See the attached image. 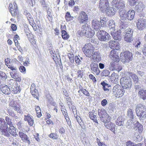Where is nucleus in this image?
Listing matches in <instances>:
<instances>
[{
  "mask_svg": "<svg viewBox=\"0 0 146 146\" xmlns=\"http://www.w3.org/2000/svg\"><path fill=\"white\" fill-rule=\"evenodd\" d=\"M110 55L111 57L112 61L110 64V68L113 70H115L116 66L118 65L119 58L117 52L114 50H112L111 51Z\"/></svg>",
  "mask_w": 146,
  "mask_h": 146,
  "instance_id": "1",
  "label": "nucleus"
},
{
  "mask_svg": "<svg viewBox=\"0 0 146 146\" xmlns=\"http://www.w3.org/2000/svg\"><path fill=\"white\" fill-rule=\"evenodd\" d=\"M95 47L93 45L90 43H86L82 48L83 52L86 56L89 58L91 57L95 50Z\"/></svg>",
  "mask_w": 146,
  "mask_h": 146,
  "instance_id": "2",
  "label": "nucleus"
},
{
  "mask_svg": "<svg viewBox=\"0 0 146 146\" xmlns=\"http://www.w3.org/2000/svg\"><path fill=\"white\" fill-rule=\"evenodd\" d=\"M136 114L139 118L144 119L146 117V107L143 104H137L135 108Z\"/></svg>",
  "mask_w": 146,
  "mask_h": 146,
  "instance_id": "3",
  "label": "nucleus"
},
{
  "mask_svg": "<svg viewBox=\"0 0 146 146\" xmlns=\"http://www.w3.org/2000/svg\"><path fill=\"white\" fill-rule=\"evenodd\" d=\"M120 84L124 89H130L132 86V82L131 78L129 77L125 76L120 79Z\"/></svg>",
  "mask_w": 146,
  "mask_h": 146,
  "instance_id": "4",
  "label": "nucleus"
},
{
  "mask_svg": "<svg viewBox=\"0 0 146 146\" xmlns=\"http://www.w3.org/2000/svg\"><path fill=\"white\" fill-rule=\"evenodd\" d=\"M8 127L5 120L0 117V131L3 135L7 137L10 136V134L8 132Z\"/></svg>",
  "mask_w": 146,
  "mask_h": 146,
  "instance_id": "5",
  "label": "nucleus"
},
{
  "mask_svg": "<svg viewBox=\"0 0 146 146\" xmlns=\"http://www.w3.org/2000/svg\"><path fill=\"white\" fill-rule=\"evenodd\" d=\"M9 8L12 16L17 18L19 17V12L18 9L17 5L15 2H14L13 4H9Z\"/></svg>",
  "mask_w": 146,
  "mask_h": 146,
  "instance_id": "6",
  "label": "nucleus"
},
{
  "mask_svg": "<svg viewBox=\"0 0 146 146\" xmlns=\"http://www.w3.org/2000/svg\"><path fill=\"white\" fill-rule=\"evenodd\" d=\"M125 90L123 88H121L119 85H116L113 88V94L116 98H119L124 95Z\"/></svg>",
  "mask_w": 146,
  "mask_h": 146,
  "instance_id": "7",
  "label": "nucleus"
},
{
  "mask_svg": "<svg viewBox=\"0 0 146 146\" xmlns=\"http://www.w3.org/2000/svg\"><path fill=\"white\" fill-rule=\"evenodd\" d=\"M98 114L101 120L105 123L110 122L111 117L106 112V111L102 110H99L98 111Z\"/></svg>",
  "mask_w": 146,
  "mask_h": 146,
  "instance_id": "8",
  "label": "nucleus"
},
{
  "mask_svg": "<svg viewBox=\"0 0 146 146\" xmlns=\"http://www.w3.org/2000/svg\"><path fill=\"white\" fill-rule=\"evenodd\" d=\"M82 27L85 29L82 31H78V34L80 36H83L84 35H85L86 37L88 38H91L94 35V34L90 30H91V29L89 27H86V25H83Z\"/></svg>",
  "mask_w": 146,
  "mask_h": 146,
  "instance_id": "9",
  "label": "nucleus"
},
{
  "mask_svg": "<svg viewBox=\"0 0 146 146\" xmlns=\"http://www.w3.org/2000/svg\"><path fill=\"white\" fill-rule=\"evenodd\" d=\"M11 82L9 84L11 86V92L13 94H16L19 93L21 90L20 85H18L17 82H15L13 80H11Z\"/></svg>",
  "mask_w": 146,
  "mask_h": 146,
  "instance_id": "10",
  "label": "nucleus"
},
{
  "mask_svg": "<svg viewBox=\"0 0 146 146\" xmlns=\"http://www.w3.org/2000/svg\"><path fill=\"white\" fill-rule=\"evenodd\" d=\"M133 31L131 29L129 28L126 29L124 32V40L129 42H131L133 40Z\"/></svg>",
  "mask_w": 146,
  "mask_h": 146,
  "instance_id": "11",
  "label": "nucleus"
},
{
  "mask_svg": "<svg viewBox=\"0 0 146 146\" xmlns=\"http://www.w3.org/2000/svg\"><path fill=\"white\" fill-rule=\"evenodd\" d=\"M78 20L80 24L85 23L88 21V15L84 11H81L79 13Z\"/></svg>",
  "mask_w": 146,
  "mask_h": 146,
  "instance_id": "12",
  "label": "nucleus"
},
{
  "mask_svg": "<svg viewBox=\"0 0 146 146\" xmlns=\"http://www.w3.org/2000/svg\"><path fill=\"white\" fill-rule=\"evenodd\" d=\"M97 35L100 41H103L106 40L110 35L105 31L100 30L97 33Z\"/></svg>",
  "mask_w": 146,
  "mask_h": 146,
  "instance_id": "13",
  "label": "nucleus"
},
{
  "mask_svg": "<svg viewBox=\"0 0 146 146\" xmlns=\"http://www.w3.org/2000/svg\"><path fill=\"white\" fill-rule=\"evenodd\" d=\"M110 3L108 0H100L99 6L100 10L103 11L106 8L109 7Z\"/></svg>",
  "mask_w": 146,
  "mask_h": 146,
  "instance_id": "14",
  "label": "nucleus"
},
{
  "mask_svg": "<svg viewBox=\"0 0 146 146\" xmlns=\"http://www.w3.org/2000/svg\"><path fill=\"white\" fill-rule=\"evenodd\" d=\"M90 69L93 74H96V75H98L100 73V70L97 64L92 62L90 64Z\"/></svg>",
  "mask_w": 146,
  "mask_h": 146,
  "instance_id": "15",
  "label": "nucleus"
},
{
  "mask_svg": "<svg viewBox=\"0 0 146 146\" xmlns=\"http://www.w3.org/2000/svg\"><path fill=\"white\" fill-rule=\"evenodd\" d=\"M137 28L140 30H142L146 27V23L145 20L143 19H140L137 20L136 23Z\"/></svg>",
  "mask_w": 146,
  "mask_h": 146,
  "instance_id": "16",
  "label": "nucleus"
},
{
  "mask_svg": "<svg viewBox=\"0 0 146 146\" xmlns=\"http://www.w3.org/2000/svg\"><path fill=\"white\" fill-rule=\"evenodd\" d=\"M120 56H123L125 61H129L132 60L133 55L132 53L129 51H126L123 52H121L120 54Z\"/></svg>",
  "mask_w": 146,
  "mask_h": 146,
  "instance_id": "17",
  "label": "nucleus"
},
{
  "mask_svg": "<svg viewBox=\"0 0 146 146\" xmlns=\"http://www.w3.org/2000/svg\"><path fill=\"white\" fill-rule=\"evenodd\" d=\"M109 45L110 48L113 49V50H114V49L119 50L120 48L119 43L115 40H110L109 42Z\"/></svg>",
  "mask_w": 146,
  "mask_h": 146,
  "instance_id": "18",
  "label": "nucleus"
},
{
  "mask_svg": "<svg viewBox=\"0 0 146 146\" xmlns=\"http://www.w3.org/2000/svg\"><path fill=\"white\" fill-rule=\"evenodd\" d=\"M19 137L21 140L24 142L27 143L29 144H30L31 142L28 136L23 132L19 131Z\"/></svg>",
  "mask_w": 146,
  "mask_h": 146,
  "instance_id": "19",
  "label": "nucleus"
},
{
  "mask_svg": "<svg viewBox=\"0 0 146 146\" xmlns=\"http://www.w3.org/2000/svg\"><path fill=\"white\" fill-rule=\"evenodd\" d=\"M121 0H113L111 3L117 9H121L125 7V5L122 3L120 2Z\"/></svg>",
  "mask_w": 146,
  "mask_h": 146,
  "instance_id": "20",
  "label": "nucleus"
},
{
  "mask_svg": "<svg viewBox=\"0 0 146 146\" xmlns=\"http://www.w3.org/2000/svg\"><path fill=\"white\" fill-rule=\"evenodd\" d=\"M0 89L2 92L5 94L9 95L11 93L10 89L7 85H1L0 86Z\"/></svg>",
  "mask_w": 146,
  "mask_h": 146,
  "instance_id": "21",
  "label": "nucleus"
},
{
  "mask_svg": "<svg viewBox=\"0 0 146 146\" xmlns=\"http://www.w3.org/2000/svg\"><path fill=\"white\" fill-rule=\"evenodd\" d=\"M104 10L106 15L109 16H113L116 12V10L114 8L110 6L109 8H106Z\"/></svg>",
  "mask_w": 146,
  "mask_h": 146,
  "instance_id": "22",
  "label": "nucleus"
},
{
  "mask_svg": "<svg viewBox=\"0 0 146 146\" xmlns=\"http://www.w3.org/2000/svg\"><path fill=\"white\" fill-rule=\"evenodd\" d=\"M105 126L108 129H110L111 131L114 132L115 130V125L112 122H108L105 123Z\"/></svg>",
  "mask_w": 146,
  "mask_h": 146,
  "instance_id": "23",
  "label": "nucleus"
},
{
  "mask_svg": "<svg viewBox=\"0 0 146 146\" xmlns=\"http://www.w3.org/2000/svg\"><path fill=\"white\" fill-rule=\"evenodd\" d=\"M61 111L62 112V113L64 117L65 118L66 121L67 123L68 124H69L70 123V119L68 115L66 110L65 106H61Z\"/></svg>",
  "mask_w": 146,
  "mask_h": 146,
  "instance_id": "24",
  "label": "nucleus"
},
{
  "mask_svg": "<svg viewBox=\"0 0 146 146\" xmlns=\"http://www.w3.org/2000/svg\"><path fill=\"white\" fill-rule=\"evenodd\" d=\"M125 118L122 115L119 116L115 121L116 124L119 126H123V125Z\"/></svg>",
  "mask_w": 146,
  "mask_h": 146,
  "instance_id": "25",
  "label": "nucleus"
},
{
  "mask_svg": "<svg viewBox=\"0 0 146 146\" xmlns=\"http://www.w3.org/2000/svg\"><path fill=\"white\" fill-rule=\"evenodd\" d=\"M111 34L115 40H119L121 39V32L120 31H117L115 33H114L113 32H111Z\"/></svg>",
  "mask_w": 146,
  "mask_h": 146,
  "instance_id": "26",
  "label": "nucleus"
},
{
  "mask_svg": "<svg viewBox=\"0 0 146 146\" xmlns=\"http://www.w3.org/2000/svg\"><path fill=\"white\" fill-rule=\"evenodd\" d=\"M92 56L91 59H92L93 60H95L98 62H100L101 60L100 54L98 51H94Z\"/></svg>",
  "mask_w": 146,
  "mask_h": 146,
  "instance_id": "27",
  "label": "nucleus"
},
{
  "mask_svg": "<svg viewBox=\"0 0 146 146\" xmlns=\"http://www.w3.org/2000/svg\"><path fill=\"white\" fill-rule=\"evenodd\" d=\"M9 133L13 136L16 137L17 135L16 132V128L13 126V125L9 126L8 129Z\"/></svg>",
  "mask_w": 146,
  "mask_h": 146,
  "instance_id": "28",
  "label": "nucleus"
},
{
  "mask_svg": "<svg viewBox=\"0 0 146 146\" xmlns=\"http://www.w3.org/2000/svg\"><path fill=\"white\" fill-rule=\"evenodd\" d=\"M79 88V90L78 91V93H79V95L80 97L82 96L81 94V92L87 96L89 97L90 96V94L89 92L86 89L83 88L82 86H81V88L80 87Z\"/></svg>",
  "mask_w": 146,
  "mask_h": 146,
  "instance_id": "29",
  "label": "nucleus"
},
{
  "mask_svg": "<svg viewBox=\"0 0 146 146\" xmlns=\"http://www.w3.org/2000/svg\"><path fill=\"white\" fill-rule=\"evenodd\" d=\"M135 12L134 11L131 9L129 10L127 13V19L131 21L134 18Z\"/></svg>",
  "mask_w": 146,
  "mask_h": 146,
  "instance_id": "30",
  "label": "nucleus"
},
{
  "mask_svg": "<svg viewBox=\"0 0 146 146\" xmlns=\"http://www.w3.org/2000/svg\"><path fill=\"white\" fill-rule=\"evenodd\" d=\"M134 129L136 131H138L140 133H142L143 131L142 125L138 121H137L135 123Z\"/></svg>",
  "mask_w": 146,
  "mask_h": 146,
  "instance_id": "31",
  "label": "nucleus"
},
{
  "mask_svg": "<svg viewBox=\"0 0 146 146\" xmlns=\"http://www.w3.org/2000/svg\"><path fill=\"white\" fill-rule=\"evenodd\" d=\"M92 27L96 31L99 29L100 28V26L99 22L96 20H93L92 21Z\"/></svg>",
  "mask_w": 146,
  "mask_h": 146,
  "instance_id": "32",
  "label": "nucleus"
},
{
  "mask_svg": "<svg viewBox=\"0 0 146 146\" xmlns=\"http://www.w3.org/2000/svg\"><path fill=\"white\" fill-rule=\"evenodd\" d=\"M118 78L119 76L117 74L113 72L111 75L110 80L112 83L115 84L118 82Z\"/></svg>",
  "mask_w": 146,
  "mask_h": 146,
  "instance_id": "33",
  "label": "nucleus"
},
{
  "mask_svg": "<svg viewBox=\"0 0 146 146\" xmlns=\"http://www.w3.org/2000/svg\"><path fill=\"white\" fill-rule=\"evenodd\" d=\"M10 105L13 107L15 111H17L18 112L21 113L22 111L21 109L20 106L19 105H16L14 102H12L10 103Z\"/></svg>",
  "mask_w": 146,
  "mask_h": 146,
  "instance_id": "34",
  "label": "nucleus"
},
{
  "mask_svg": "<svg viewBox=\"0 0 146 146\" xmlns=\"http://www.w3.org/2000/svg\"><path fill=\"white\" fill-rule=\"evenodd\" d=\"M24 119L25 121L28 122L30 126L33 125L34 123V120L29 115H24Z\"/></svg>",
  "mask_w": 146,
  "mask_h": 146,
  "instance_id": "35",
  "label": "nucleus"
},
{
  "mask_svg": "<svg viewBox=\"0 0 146 146\" xmlns=\"http://www.w3.org/2000/svg\"><path fill=\"white\" fill-rule=\"evenodd\" d=\"M94 110H93L92 111H90L89 112L88 114L89 117L94 122L98 124V122L96 116L94 114Z\"/></svg>",
  "mask_w": 146,
  "mask_h": 146,
  "instance_id": "36",
  "label": "nucleus"
},
{
  "mask_svg": "<svg viewBox=\"0 0 146 146\" xmlns=\"http://www.w3.org/2000/svg\"><path fill=\"white\" fill-rule=\"evenodd\" d=\"M138 94L140 98L144 100L146 99V90L140 89Z\"/></svg>",
  "mask_w": 146,
  "mask_h": 146,
  "instance_id": "37",
  "label": "nucleus"
},
{
  "mask_svg": "<svg viewBox=\"0 0 146 146\" xmlns=\"http://www.w3.org/2000/svg\"><path fill=\"white\" fill-rule=\"evenodd\" d=\"M26 15L27 17L29 24L31 26L33 27L35 24V23L32 15L29 13H27V15Z\"/></svg>",
  "mask_w": 146,
  "mask_h": 146,
  "instance_id": "38",
  "label": "nucleus"
},
{
  "mask_svg": "<svg viewBox=\"0 0 146 146\" xmlns=\"http://www.w3.org/2000/svg\"><path fill=\"white\" fill-rule=\"evenodd\" d=\"M11 76L16 82H20L22 80L21 76L17 73H13L11 75Z\"/></svg>",
  "mask_w": 146,
  "mask_h": 146,
  "instance_id": "39",
  "label": "nucleus"
},
{
  "mask_svg": "<svg viewBox=\"0 0 146 146\" xmlns=\"http://www.w3.org/2000/svg\"><path fill=\"white\" fill-rule=\"evenodd\" d=\"M65 18L67 22H69L73 20L74 17L72 16L69 12H67L65 15Z\"/></svg>",
  "mask_w": 146,
  "mask_h": 146,
  "instance_id": "40",
  "label": "nucleus"
},
{
  "mask_svg": "<svg viewBox=\"0 0 146 146\" xmlns=\"http://www.w3.org/2000/svg\"><path fill=\"white\" fill-rule=\"evenodd\" d=\"M119 15L121 20L125 21L127 19V13L124 11H120L119 13Z\"/></svg>",
  "mask_w": 146,
  "mask_h": 146,
  "instance_id": "41",
  "label": "nucleus"
},
{
  "mask_svg": "<svg viewBox=\"0 0 146 146\" xmlns=\"http://www.w3.org/2000/svg\"><path fill=\"white\" fill-rule=\"evenodd\" d=\"M100 26L102 27H106L107 24V19L106 17H101L100 19Z\"/></svg>",
  "mask_w": 146,
  "mask_h": 146,
  "instance_id": "42",
  "label": "nucleus"
},
{
  "mask_svg": "<svg viewBox=\"0 0 146 146\" xmlns=\"http://www.w3.org/2000/svg\"><path fill=\"white\" fill-rule=\"evenodd\" d=\"M103 86V88L105 91H109L110 90V89L109 88L111 86L110 85H109L107 83H106L105 82L103 81L101 83Z\"/></svg>",
  "mask_w": 146,
  "mask_h": 146,
  "instance_id": "43",
  "label": "nucleus"
},
{
  "mask_svg": "<svg viewBox=\"0 0 146 146\" xmlns=\"http://www.w3.org/2000/svg\"><path fill=\"white\" fill-rule=\"evenodd\" d=\"M130 76L134 83L136 84L138 83L139 78L137 75L131 73Z\"/></svg>",
  "mask_w": 146,
  "mask_h": 146,
  "instance_id": "44",
  "label": "nucleus"
},
{
  "mask_svg": "<svg viewBox=\"0 0 146 146\" xmlns=\"http://www.w3.org/2000/svg\"><path fill=\"white\" fill-rule=\"evenodd\" d=\"M135 8L138 11H142L145 8V5L142 3H139L136 5Z\"/></svg>",
  "mask_w": 146,
  "mask_h": 146,
  "instance_id": "45",
  "label": "nucleus"
},
{
  "mask_svg": "<svg viewBox=\"0 0 146 146\" xmlns=\"http://www.w3.org/2000/svg\"><path fill=\"white\" fill-rule=\"evenodd\" d=\"M35 110L37 116L38 117H40L42 116V113L40 107L38 106H35Z\"/></svg>",
  "mask_w": 146,
  "mask_h": 146,
  "instance_id": "46",
  "label": "nucleus"
},
{
  "mask_svg": "<svg viewBox=\"0 0 146 146\" xmlns=\"http://www.w3.org/2000/svg\"><path fill=\"white\" fill-rule=\"evenodd\" d=\"M62 37V38L64 40H66L68 39L69 37L68 34L65 31H61Z\"/></svg>",
  "mask_w": 146,
  "mask_h": 146,
  "instance_id": "47",
  "label": "nucleus"
},
{
  "mask_svg": "<svg viewBox=\"0 0 146 146\" xmlns=\"http://www.w3.org/2000/svg\"><path fill=\"white\" fill-rule=\"evenodd\" d=\"M49 137L53 139H57L58 138V135L57 133H51L48 135Z\"/></svg>",
  "mask_w": 146,
  "mask_h": 146,
  "instance_id": "48",
  "label": "nucleus"
},
{
  "mask_svg": "<svg viewBox=\"0 0 146 146\" xmlns=\"http://www.w3.org/2000/svg\"><path fill=\"white\" fill-rule=\"evenodd\" d=\"M108 25L110 29H113L115 27V24L114 20H110L109 21Z\"/></svg>",
  "mask_w": 146,
  "mask_h": 146,
  "instance_id": "49",
  "label": "nucleus"
},
{
  "mask_svg": "<svg viewBox=\"0 0 146 146\" xmlns=\"http://www.w3.org/2000/svg\"><path fill=\"white\" fill-rule=\"evenodd\" d=\"M127 115L128 117L131 119H133V118L134 115L133 111L132 109H129L127 111Z\"/></svg>",
  "mask_w": 146,
  "mask_h": 146,
  "instance_id": "50",
  "label": "nucleus"
},
{
  "mask_svg": "<svg viewBox=\"0 0 146 146\" xmlns=\"http://www.w3.org/2000/svg\"><path fill=\"white\" fill-rule=\"evenodd\" d=\"M127 146H142L141 143H139L137 144H135L134 143L130 141H127L126 142Z\"/></svg>",
  "mask_w": 146,
  "mask_h": 146,
  "instance_id": "51",
  "label": "nucleus"
},
{
  "mask_svg": "<svg viewBox=\"0 0 146 146\" xmlns=\"http://www.w3.org/2000/svg\"><path fill=\"white\" fill-rule=\"evenodd\" d=\"M7 78V76L5 73L0 71V78L3 80H6Z\"/></svg>",
  "mask_w": 146,
  "mask_h": 146,
  "instance_id": "52",
  "label": "nucleus"
},
{
  "mask_svg": "<svg viewBox=\"0 0 146 146\" xmlns=\"http://www.w3.org/2000/svg\"><path fill=\"white\" fill-rule=\"evenodd\" d=\"M110 72L109 71L107 70H103L101 73L102 76L105 77L108 76Z\"/></svg>",
  "mask_w": 146,
  "mask_h": 146,
  "instance_id": "53",
  "label": "nucleus"
},
{
  "mask_svg": "<svg viewBox=\"0 0 146 146\" xmlns=\"http://www.w3.org/2000/svg\"><path fill=\"white\" fill-rule=\"evenodd\" d=\"M84 71L83 70H78L77 72V76L78 78H81L83 76Z\"/></svg>",
  "mask_w": 146,
  "mask_h": 146,
  "instance_id": "54",
  "label": "nucleus"
},
{
  "mask_svg": "<svg viewBox=\"0 0 146 146\" xmlns=\"http://www.w3.org/2000/svg\"><path fill=\"white\" fill-rule=\"evenodd\" d=\"M141 42L140 40L137 39L135 40L133 44V45L135 46L136 48H138L139 46H140L141 45Z\"/></svg>",
  "mask_w": 146,
  "mask_h": 146,
  "instance_id": "55",
  "label": "nucleus"
},
{
  "mask_svg": "<svg viewBox=\"0 0 146 146\" xmlns=\"http://www.w3.org/2000/svg\"><path fill=\"white\" fill-rule=\"evenodd\" d=\"M5 120L8 125L9 126L13 125L12 124V122L11 119L8 116H6L5 117Z\"/></svg>",
  "mask_w": 146,
  "mask_h": 146,
  "instance_id": "56",
  "label": "nucleus"
},
{
  "mask_svg": "<svg viewBox=\"0 0 146 146\" xmlns=\"http://www.w3.org/2000/svg\"><path fill=\"white\" fill-rule=\"evenodd\" d=\"M25 33H26V36L29 40L33 38V35L28 30V31H27L25 32Z\"/></svg>",
  "mask_w": 146,
  "mask_h": 146,
  "instance_id": "57",
  "label": "nucleus"
},
{
  "mask_svg": "<svg viewBox=\"0 0 146 146\" xmlns=\"http://www.w3.org/2000/svg\"><path fill=\"white\" fill-rule=\"evenodd\" d=\"M90 80H92L94 83H96L97 82V80L95 77L92 74H90L88 76Z\"/></svg>",
  "mask_w": 146,
  "mask_h": 146,
  "instance_id": "58",
  "label": "nucleus"
},
{
  "mask_svg": "<svg viewBox=\"0 0 146 146\" xmlns=\"http://www.w3.org/2000/svg\"><path fill=\"white\" fill-rule=\"evenodd\" d=\"M32 95L35 98H37L38 96V93L37 90L31 92Z\"/></svg>",
  "mask_w": 146,
  "mask_h": 146,
  "instance_id": "59",
  "label": "nucleus"
},
{
  "mask_svg": "<svg viewBox=\"0 0 146 146\" xmlns=\"http://www.w3.org/2000/svg\"><path fill=\"white\" fill-rule=\"evenodd\" d=\"M137 0H129V4L131 6H134L137 3Z\"/></svg>",
  "mask_w": 146,
  "mask_h": 146,
  "instance_id": "60",
  "label": "nucleus"
},
{
  "mask_svg": "<svg viewBox=\"0 0 146 146\" xmlns=\"http://www.w3.org/2000/svg\"><path fill=\"white\" fill-rule=\"evenodd\" d=\"M76 119L80 125V126H82V123L83 122H82V121L81 120V117L77 115L76 117Z\"/></svg>",
  "mask_w": 146,
  "mask_h": 146,
  "instance_id": "61",
  "label": "nucleus"
},
{
  "mask_svg": "<svg viewBox=\"0 0 146 146\" xmlns=\"http://www.w3.org/2000/svg\"><path fill=\"white\" fill-rule=\"evenodd\" d=\"M52 58L54 62L56 64H58L59 61L60 60V59L58 58H57L56 56H53Z\"/></svg>",
  "mask_w": 146,
  "mask_h": 146,
  "instance_id": "62",
  "label": "nucleus"
},
{
  "mask_svg": "<svg viewBox=\"0 0 146 146\" xmlns=\"http://www.w3.org/2000/svg\"><path fill=\"white\" fill-rule=\"evenodd\" d=\"M127 27V25L123 22L121 23L120 28L121 29H125Z\"/></svg>",
  "mask_w": 146,
  "mask_h": 146,
  "instance_id": "63",
  "label": "nucleus"
},
{
  "mask_svg": "<svg viewBox=\"0 0 146 146\" xmlns=\"http://www.w3.org/2000/svg\"><path fill=\"white\" fill-rule=\"evenodd\" d=\"M68 56L71 62H73L74 61V57L73 54H69Z\"/></svg>",
  "mask_w": 146,
  "mask_h": 146,
  "instance_id": "64",
  "label": "nucleus"
}]
</instances>
